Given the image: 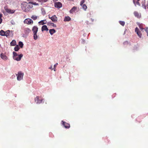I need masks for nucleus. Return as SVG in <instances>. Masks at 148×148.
<instances>
[{
	"instance_id": "f257e3e1",
	"label": "nucleus",
	"mask_w": 148,
	"mask_h": 148,
	"mask_svg": "<svg viewBox=\"0 0 148 148\" xmlns=\"http://www.w3.org/2000/svg\"><path fill=\"white\" fill-rule=\"evenodd\" d=\"M22 9L25 12L29 11L33 6L31 5H29L28 3L24 2L21 5Z\"/></svg>"
},
{
	"instance_id": "f03ea898",
	"label": "nucleus",
	"mask_w": 148,
	"mask_h": 148,
	"mask_svg": "<svg viewBox=\"0 0 148 148\" xmlns=\"http://www.w3.org/2000/svg\"><path fill=\"white\" fill-rule=\"evenodd\" d=\"M16 75L17 76V80L20 81L23 79L24 73L21 71H19L18 74H16Z\"/></svg>"
},
{
	"instance_id": "7ed1b4c3",
	"label": "nucleus",
	"mask_w": 148,
	"mask_h": 148,
	"mask_svg": "<svg viewBox=\"0 0 148 148\" xmlns=\"http://www.w3.org/2000/svg\"><path fill=\"white\" fill-rule=\"evenodd\" d=\"M5 36L7 37H8V36L12 37L13 35V32L12 30H8L5 32Z\"/></svg>"
},
{
	"instance_id": "20e7f679",
	"label": "nucleus",
	"mask_w": 148,
	"mask_h": 148,
	"mask_svg": "<svg viewBox=\"0 0 148 148\" xmlns=\"http://www.w3.org/2000/svg\"><path fill=\"white\" fill-rule=\"evenodd\" d=\"M24 22L25 23L30 25L32 24L33 22L32 19L29 18H27L24 20Z\"/></svg>"
},
{
	"instance_id": "39448f33",
	"label": "nucleus",
	"mask_w": 148,
	"mask_h": 148,
	"mask_svg": "<svg viewBox=\"0 0 148 148\" xmlns=\"http://www.w3.org/2000/svg\"><path fill=\"white\" fill-rule=\"evenodd\" d=\"M49 16V18L53 22L56 23L57 22L58 18L55 15H53L51 17Z\"/></svg>"
},
{
	"instance_id": "423d86ee",
	"label": "nucleus",
	"mask_w": 148,
	"mask_h": 148,
	"mask_svg": "<svg viewBox=\"0 0 148 148\" xmlns=\"http://www.w3.org/2000/svg\"><path fill=\"white\" fill-rule=\"evenodd\" d=\"M43 99H40L39 97L37 96L35 99V102L37 104H40L41 103Z\"/></svg>"
},
{
	"instance_id": "0eeeda50",
	"label": "nucleus",
	"mask_w": 148,
	"mask_h": 148,
	"mask_svg": "<svg viewBox=\"0 0 148 148\" xmlns=\"http://www.w3.org/2000/svg\"><path fill=\"white\" fill-rule=\"evenodd\" d=\"M135 31L137 33L138 36L140 38L141 37L142 34L140 31L139 30V29L138 27H136L135 29Z\"/></svg>"
},
{
	"instance_id": "6e6552de",
	"label": "nucleus",
	"mask_w": 148,
	"mask_h": 148,
	"mask_svg": "<svg viewBox=\"0 0 148 148\" xmlns=\"http://www.w3.org/2000/svg\"><path fill=\"white\" fill-rule=\"evenodd\" d=\"M23 56V55L22 54H20L16 57H14L13 59L17 61H19L21 60Z\"/></svg>"
},
{
	"instance_id": "1a4fd4ad",
	"label": "nucleus",
	"mask_w": 148,
	"mask_h": 148,
	"mask_svg": "<svg viewBox=\"0 0 148 148\" xmlns=\"http://www.w3.org/2000/svg\"><path fill=\"white\" fill-rule=\"evenodd\" d=\"M5 10L6 12L9 14H13L15 11V10H12L11 9L8 8H5Z\"/></svg>"
},
{
	"instance_id": "9d476101",
	"label": "nucleus",
	"mask_w": 148,
	"mask_h": 148,
	"mask_svg": "<svg viewBox=\"0 0 148 148\" xmlns=\"http://www.w3.org/2000/svg\"><path fill=\"white\" fill-rule=\"evenodd\" d=\"M38 28L36 26H34L32 29V31L33 32V34L37 33L38 31Z\"/></svg>"
},
{
	"instance_id": "9b49d317",
	"label": "nucleus",
	"mask_w": 148,
	"mask_h": 148,
	"mask_svg": "<svg viewBox=\"0 0 148 148\" xmlns=\"http://www.w3.org/2000/svg\"><path fill=\"white\" fill-rule=\"evenodd\" d=\"M55 7L56 8H60L62 7V3L59 2L55 3Z\"/></svg>"
},
{
	"instance_id": "f8f14e48",
	"label": "nucleus",
	"mask_w": 148,
	"mask_h": 148,
	"mask_svg": "<svg viewBox=\"0 0 148 148\" xmlns=\"http://www.w3.org/2000/svg\"><path fill=\"white\" fill-rule=\"evenodd\" d=\"M0 56L2 59L4 60H6L8 59V58L7 56L3 53H1V54Z\"/></svg>"
},
{
	"instance_id": "ddd939ff",
	"label": "nucleus",
	"mask_w": 148,
	"mask_h": 148,
	"mask_svg": "<svg viewBox=\"0 0 148 148\" xmlns=\"http://www.w3.org/2000/svg\"><path fill=\"white\" fill-rule=\"evenodd\" d=\"M134 16L138 18H140L141 17L140 14L136 11H135L134 13Z\"/></svg>"
},
{
	"instance_id": "4468645a",
	"label": "nucleus",
	"mask_w": 148,
	"mask_h": 148,
	"mask_svg": "<svg viewBox=\"0 0 148 148\" xmlns=\"http://www.w3.org/2000/svg\"><path fill=\"white\" fill-rule=\"evenodd\" d=\"M48 30V29L47 28V26L46 25H43L42 27V32L44 31H47Z\"/></svg>"
},
{
	"instance_id": "2eb2a0df",
	"label": "nucleus",
	"mask_w": 148,
	"mask_h": 148,
	"mask_svg": "<svg viewBox=\"0 0 148 148\" xmlns=\"http://www.w3.org/2000/svg\"><path fill=\"white\" fill-rule=\"evenodd\" d=\"M77 7H73V8L70 10V13H73L77 9Z\"/></svg>"
},
{
	"instance_id": "dca6fc26",
	"label": "nucleus",
	"mask_w": 148,
	"mask_h": 148,
	"mask_svg": "<svg viewBox=\"0 0 148 148\" xmlns=\"http://www.w3.org/2000/svg\"><path fill=\"white\" fill-rule=\"evenodd\" d=\"M31 30L29 28H25L24 29V32L25 34H28L31 32Z\"/></svg>"
},
{
	"instance_id": "f3484780",
	"label": "nucleus",
	"mask_w": 148,
	"mask_h": 148,
	"mask_svg": "<svg viewBox=\"0 0 148 148\" xmlns=\"http://www.w3.org/2000/svg\"><path fill=\"white\" fill-rule=\"evenodd\" d=\"M47 25L49 26H52L54 27H56V24H54V23H51V22H48L47 23Z\"/></svg>"
},
{
	"instance_id": "a211bd4d",
	"label": "nucleus",
	"mask_w": 148,
	"mask_h": 148,
	"mask_svg": "<svg viewBox=\"0 0 148 148\" xmlns=\"http://www.w3.org/2000/svg\"><path fill=\"white\" fill-rule=\"evenodd\" d=\"M56 32V31L53 29H51L49 30V32L50 34L51 35L55 33Z\"/></svg>"
},
{
	"instance_id": "6ab92c4d",
	"label": "nucleus",
	"mask_w": 148,
	"mask_h": 148,
	"mask_svg": "<svg viewBox=\"0 0 148 148\" xmlns=\"http://www.w3.org/2000/svg\"><path fill=\"white\" fill-rule=\"evenodd\" d=\"M10 45L12 46H14L16 45V42L14 40H13L10 43Z\"/></svg>"
},
{
	"instance_id": "aec40b11",
	"label": "nucleus",
	"mask_w": 148,
	"mask_h": 148,
	"mask_svg": "<svg viewBox=\"0 0 148 148\" xmlns=\"http://www.w3.org/2000/svg\"><path fill=\"white\" fill-rule=\"evenodd\" d=\"M133 2L135 6H136L137 5L140 6V4L137 0H133Z\"/></svg>"
},
{
	"instance_id": "412c9836",
	"label": "nucleus",
	"mask_w": 148,
	"mask_h": 148,
	"mask_svg": "<svg viewBox=\"0 0 148 148\" xmlns=\"http://www.w3.org/2000/svg\"><path fill=\"white\" fill-rule=\"evenodd\" d=\"M47 22L46 20H41L38 22L39 23H41V25H43L44 24H46Z\"/></svg>"
},
{
	"instance_id": "4be33fe9",
	"label": "nucleus",
	"mask_w": 148,
	"mask_h": 148,
	"mask_svg": "<svg viewBox=\"0 0 148 148\" xmlns=\"http://www.w3.org/2000/svg\"><path fill=\"white\" fill-rule=\"evenodd\" d=\"M5 32L3 30L0 31V35L1 36H5Z\"/></svg>"
},
{
	"instance_id": "5701e85b",
	"label": "nucleus",
	"mask_w": 148,
	"mask_h": 148,
	"mask_svg": "<svg viewBox=\"0 0 148 148\" xmlns=\"http://www.w3.org/2000/svg\"><path fill=\"white\" fill-rule=\"evenodd\" d=\"M33 34V38L35 40H37V39L38 38V37L37 34V33H34Z\"/></svg>"
},
{
	"instance_id": "b1692460",
	"label": "nucleus",
	"mask_w": 148,
	"mask_h": 148,
	"mask_svg": "<svg viewBox=\"0 0 148 148\" xmlns=\"http://www.w3.org/2000/svg\"><path fill=\"white\" fill-rule=\"evenodd\" d=\"M20 49L18 45H17L16 47H15L14 48V49L15 51H18L19 49Z\"/></svg>"
},
{
	"instance_id": "393cba45",
	"label": "nucleus",
	"mask_w": 148,
	"mask_h": 148,
	"mask_svg": "<svg viewBox=\"0 0 148 148\" xmlns=\"http://www.w3.org/2000/svg\"><path fill=\"white\" fill-rule=\"evenodd\" d=\"M82 7V8L84 10H86L87 8V7L85 4H83L82 5H81Z\"/></svg>"
},
{
	"instance_id": "a878e982",
	"label": "nucleus",
	"mask_w": 148,
	"mask_h": 148,
	"mask_svg": "<svg viewBox=\"0 0 148 148\" xmlns=\"http://www.w3.org/2000/svg\"><path fill=\"white\" fill-rule=\"evenodd\" d=\"M18 45L21 48L23 47V44L22 42L21 41H19L18 42Z\"/></svg>"
},
{
	"instance_id": "bb28decb",
	"label": "nucleus",
	"mask_w": 148,
	"mask_h": 148,
	"mask_svg": "<svg viewBox=\"0 0 148 148\" xmlns=\"http://www.w3.org/2000/svg\"><path fill=\"white\" fill-rule=\"evenodd\" d=\"M13 59L14 58V57H16L17 56H18V55L16 52H15L14 51L13 52Z\"/></svg>"
},
{
	"instance_id": "cd10ccee",
	"label": "nucleus",
	"mask_w": 148,
	"mask_h": 148,
	"mask_svg": "<svg viewBox=\"0 0 148 148\" xmlns=\"http://www.w3.org/2000/svg\"><path fill=\"white\" fill-rule=\"evenodd\" d=\"M71 20V18L69 16H65V21H69Z\"/></svg>"
},
{
	"instance_id": "c85d7f7f",
	"label": "nucleus",
	"mask_w": 148,
	"mask_h": 148,
	"mask_svg": "<svg viewBox=\"0 0 148 148\" xmlns=\"http://www.w3.org/2000/svg\"><path fill=\"white\" fill-rule=\"evenodd\" d=\"M119 23L120 24L123 26L125 24V23L123 21H119Z\"/></svg>"
},
{
	"instance_id": "c756f323",
	"label": "nucleus",
	"mask_w": 148,
	"mask_h": 148,
	"mask_svg": "<svg viewBox=\"0 0 148 148\" xmlns=\"http://www.w3.org/2000/svg\"><path fill=\"white\" fill-rule=\"evenodd\" d=\"M70 127L69 124L65 123V128H69Z\"/></svg>"
},
{
	"instance_id": "7c9ffc66",
	"label": "nucleus",
	"mask_w": 148,
	"mask_h": 148,
	"mask_svg": "<svg viewBox=\"0 0 148 148\" xmlns=\"http://www.w3.org/2000/svg\"><path fill=\"white\" fill-rule=\"evenodd\" d=\"M31 18L34 20H36L37 19V16L35 15H32Z\"/></svg>"
},
{
	"instance_id": "2f4dec72",
	"label": "nucleus",
	"mask_w": 148,
	"mask_h": 148,
	"mask_svg": "<svg viewBox=\"0 0 148 148\" xmlns=\"http://www.w3.org/2000/svg\"><path fill=\"white\" fill-rule=\"evenodd\" d=\"M10 23L12 25H15V22L13 20H12L11 21Z\"/></svg>"
},
{
	"instance_id": "473e14b6",
	"label": "nucleus",
	"mask_w": 148,
	"mask_h": 148,
	"mask_svg": "<svg viewBox=\"0 0 148 148\" xmlns=\"http://www.w3.org/2000/svg\"><path fill=\"white\" fill-rule=\"evenodd\" d=\"M31 3H32V4L34 5H38V3H36V2H31Z\"/></svg>"
},
{
	"instance_id": "72a5a7b5",
	"label": "nucleus",
	"mask_w": 148,
	"mask_h": 148,
	"mask_svg": "<svg viewBox=\"0 0 148 148\" xmlns=\"http://www.w3.org/2000/svg\"><path fill=\"white\" fill-rule=\"evenodd\" d=\"M139 28H140V30H141V31H143V30L144 29L142 27V26H141V25L140 24L139 25Z\"/></svg>"
},
{
	"instance_id": "f704fd0d",
	"label": "nucleus",
	"mask_w": 148,
	"mask_h": 148,
	"mask_svg": "<svg viewBox=\"0 0 148 148\" xmlns=\"http://www.w3.org/2000/svg\"><path fill=\"white\" fill-rule=\"evenodd\" d=\"M2 16V14H0V24H1L2 22V19L1 18Z\"/></svg>"
},
{
	"instance_id": "c9c22d12",
	"label": "nucleus",
	"mask_w": 148,
	"mask_h": 148,
	"mask_svg": "<svg viewBox=\"0 0 148 148\" xmlns=\"http://www.w3.org/2000/svg\"><path fill=\"white\" fill-rule=\"evenodd\" d=\"M145 30L147 33V35L148 36V27H146L145 28Z\"/></svg>"
},
{
	"instance_id": "e433bc0d",
	"label": "nucleus",
	"mask_w": 148,
	"mask_h": 148,
	"mask_svg": "<svg viewBox=\"0 0 148 148\" xmlns=\"http://www.w3.org/2000/svg\"><path fill=\"white\" fill-rule=\"evenodd\" d=\"M84 0H82L81 1V2H80V5H83V3H84Z\"/></svg>"
},
{
	"instance_id": "4c0bfd02",
	"label": "nucleus",
	"mask_w": 148,
	"mask_h": 148,
	"mask_svg": "<svg viewBox=\"0 0 148 148\" xmlns=\"http://www.w3.org/2000/svg\"><path fill=\"white\" fill-rule=\"evenodd\" d=\"M58 64V63H57L56 64H55L54 65V71H56V70H55V67H56V66Z\"/></svg>"
},
{
	"instance_id": "58836bf2",
	"label": "nucleus",
	"mask_w": 148,
	"mask_h": 148,
	"mask_svg": "<svg viewBox=\"0 0 148 148\" xmlns=\"http://www.w3.org/2000/svg\"><path fill=\"white\" fill-rule=\"evenodd\" d=\"M52 68V65H51V67H49V69H51L52 70H54V68Z\"/></svg>"
},
{
	"instance_id": "ea45409f",
	"label": "nucleus",
	"mask_w": 148,
	"mask_h": 148,
	"mask_svg": "<svg viewBox=\"0 0 148 148\" xmlns=\"http://www.w3.org/2000/svg\"><path fill=\"white\" fill-rule=\"evenodd\" d=\"M62 122H63L62 124L63 126L65 127V122L62 121Z\"/></svg>"
},
{
	"instance_id": "a19ab883",
	"label": "nucleus",
	"mask_w": 148,
	"mask_h": 148,
	"mask_svg": "<svg viewBox=\"0 0 148 148\" xmlns=\"http://www.w3.org/2000/svg\"><path fill=\"white\" fill-rule=\"evenodd\" d=\"M127 43H128V42L127 41H125V42H124L123 43L124 45H125V44H126Z\"/></svg>"
},
{
	"instance_id": "79ce46f5",
	"label": "nucleus",
	"mask_w": 148,
	"mask_h": 148,
	"mask_svg": "<svg viewBox=\"0 0 148 148\" xmlns=\"http://www.w3.org/2000/svg\"><path fill=\"white\" fill-rule=\"evenodd\" d=\"M58 0H53V1L56 2Z\"/></svg>"
},
{
	"instance_id": "37998d69",
	"label": "nucleus",
	"mask_w": 148,
	"mask_h": 148,
	"mask_svg": "<svg viewBox=\"0 0 148 148\" xmlns=\"http://www.w3.org/2000/svg\"><path fill=\"white\" fill-rule=\"evenodd\" d=\"M144 8L145 9H146V7L145 6L144 7Z\"/></svg>"
},
{
	"instance_id": "c03bdc74",
	"label": "nucleus",
	"mask_w": 148,
	"mask_h": 148,
	"mask_svg": "<svg viewBox=\"0 0 148 148\" xmlns=\"http://www.w3.org/2000/svg\"><path fill=\"white\" fill-rule=\"evenodd\" d=\"M63 20L64 21H65V18Z\"/></svg>"
},
{
	"instance_id": "a18cd8bd",
	"label": "nucleus",
	"mask_w": 148,
	"mask_h": 148,
	"mask_svg": "<svg viewBox=\"0 0 148 148\" xmlns=\"http://www.w3.org/2000/svg\"><path fill=\"white\" fill-rule=\"evenodd\" d=\"M137 0L138 1H139V0Z\"/></svg>"
}]
</instances>
